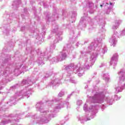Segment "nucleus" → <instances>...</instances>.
I'll return each instance as SVG.
<instances>
[{
  "mask_svg": "<svg viewBox=\"0 0 125 125\" xmlns=\"http://www.w3.org/2000/svg\"><path fill=\"white\" fill-rule=\"evenodd\" d=\"M113 4V3H111V2H110V5H112Z\"/></svg>",
  "mask_w": 125,
  "mask_h": 125,
  "instance_id": "f257e3e1",
  "label": "nucleus"
},
{
  "mask_svg": "<svg viewBox=\"0 0 125 125\" xmlns=\"http://www.w3.org/2000/svg\"><path fill=\"white\" fill-rule=\"evenodd\" d=\"M100 6H101V7H103V5H101Z\"/></svg>",
  "mask_w": 125,
  "mask_h": 125,
  "instance_id": "f03ea898",
  "label": "nucleus"
}]
</instances>
